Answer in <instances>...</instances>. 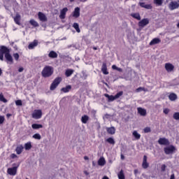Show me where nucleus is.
I'll use <instances>...</instances> for the list:
<instances>
[{"instance_id":"f257e3e1","label":"nucleus","mask_w":179,"mask_h":179,"mask_svg":"<svg viewBox=\"0 0 179 179\" xmlns=\"http://www.w3.org/2000/svg\"><path fill=\"white\" fill-rule=\"evenodd\" d=\"M10 51L8 48L5 46H1L0 49V61H3V55H5V58L9 64H13V58L12 57V55L9 54Z\"/></svg>"},{"instance_id":"f03ea898","label":"nucleus","mask_w":179,"mask_h":179,"mask_svg":"<svg viewBox=\"0 0 179 179\" xmlns=\"http://www.w3.org/2000/svg\"><path fill=\"white\" fill-rule=\"evenodd\" d=\"M41 73L43 78H50L54 73V69L50 66H46L43 68Z\"/></svg>"},{"instance_id":"7ed1b4c3","label":"nucleus","mask_w":179,"mask_h":179,"mask_svg":"<svg viewBox=\"0 0 179 179\" xmlns=\"http://www.w3.org/2000/svg\"><path fill=\"white\" fill-rule=\"evenodd\" d=\"M62 80V78H61L60 77L55 78L54 80V81L52 82V83L51 84L50 90H55V89H57V87H58V85H59V83H61Z\"/></svg>"},{"instance_id":"20e7f679","label":"nucleus","mask_w":179,"mask_h":179,"mask_svg":"<svg viewBox=\"0 0 179 179\" xmlns=\"http://www.w3.org/2000/svg\"><path fill=\"white\" fill-rule=\"evenodd\" d=\"M176 150V149L174 145H169L164 148V151L166 155H173Z\"/></svg>"},{"instance_id":"39448f33","label":"nucleus","mask_w":179,"mask_h":179,"mask_svg":"<svg viewBox=\"0 0 179 179\" xmlns=\"http://www.w3.org/2000/svg\"><path fill=\"white\" fill-rule=\"evenodd\" d=\"M179 8V1H171L169 4V8L170 10H174L175 9H178Z\"/></svg>"},{"instance_id":"423d86ee","label":"nucleus","mask_w":179,"mask_h":179,"mask_svg":"<svg viewBox=\"0 0 179 179\" xmlns=\"http://www.w3.org/2000/svg\"><path fill=\"white\" fill-rule=\"evenodd\" d=\"M43 117V112L41 110H34L32 113V118L35 120H40Z\"/></svg>"},{"instance_id":"0eeeda50","label":"nucleus","mask_w":179,"mask_h":179,"mask_svg":"<svg viewBox=\"0 0 179 179\" xmlns=\"http://www.w3.org/2000/svg\"><path fill=\"white\" fill-rule=\"evenodd\" d=\"M8 174L9 176H16L17 173V166H14L13 168H8L7 170Z\"/></svg>"},{"instance_id":"6e6552de","label":"nucleus","mask_w":179,"mask_h":179,"mask_svg":"<svg viewBox=\"0 0 179 179\" xmlns=\"http://www.w3.org/2000/svg\"><path fill=\"white\" fill-rule=\"evenodd\" d=\"M158 143L159 145H164L165 146H167V145H170V141H169V139H167L166 138H160L158 140Z\"/></svg>"},{"instance_id":"1a4fd4ad","label":"nucleus","mask_w":179,"mask_h":179,"mask_svg":"<svg viewBox=\"0 0 179 179\" xmlns=\"http://www.w3.org/2000/svg\"><path fill=\"white\" fill-rule=\"evenodd\" d=\"M165 69L167 72H173L174 71V65L171 63L165 64Z\"/></svg>"},{"instance_id":"9d476101","label":"nucleus","mask_w":179,"mask_h":179,"mask_svg":"<svg viewBox=\"0 0 179 179\" xmlns=\"http://www.w3.org/2000/svg\"><path fill=\"white\" fill-rule=\"evenodd\" d=\"M149 23V19L144 18L138 22L139 27H145V26H148Z\"/></svg>"},{"instance_id":"9b49d317","label":"nucleus","mask_w":179,"mask_h":179,"mask_svg":"<svg viewBox=\"0 0 179 179\" xmlns=\"http://www.w3.org/2000/svg\"><path fill=\"white\" fill-rule=\"evenodd\" d=\"M38 17L41 22H47L48 20L47 16L41 12L38 13Z\"/></svg>"},{"instance_id":"f8f14e48","label":"nucleus","mask_w":179,"mask_h":179,"mask_svg":"<svg viewBox=\"0 0 179 179\" xmlns=\"http://www.w3.org/2000/svg\"><path fill=\"white\" fill-rule=\"evenodd\" d=\"M38 45V41L34 40L33 42L30 43L29 45H28L29 50H33L36 48Z\"/></svg>"},{"instance_id":"ddd939ff","label":"nucleus","mask_w":179,"mask_h":179,"mask_svg":"<svg viewBox=\"0 0 179 179\" xmlns=\"http://www.w3.org/2000/svg\"><path fill=\"white\" fill-rule=\"evenodd\" d=\"M67 12H68V8H64L60 11V15H59L60 19H65V16H66Z\"/></svg>"},{"instance_id":"4468645a","label":"nucleus","mask_w":179,"mask_h":179,"mask_svg":"<svg viewBox=\"0 0 179 179\" xmlns=\"http://www.w3.org/2000/svg\"><path fill=\"white\" fill-rule=\"evenodd\" d=\"M80 16V8L79 7H76L73 13V17H79Z\"/></svg>"},{"instance_id":"2eb2a0df","label":"nucleus","mask_w":179,"mask_h":179,"mask_svg":"<svg viewBox=\"0 0 179 179\" xmlns=\"http://www.w3.org/2000/svg\"><path fill=\"white\" fill-rule=\"evenodd\" d=\"M143 169H148L149 167V164L148 163V157L146 155L143 156Z\"/></svg>"},{"instance_id":"dca6fc26","label":"nucleus","mask_w":179,"mask_h":179,"mask_svg":"<svg viewBox=\"0 0 179 179\" xmlns=\"http://www.w3.org/2000/svg\"><path fill=\"white\" fill-rule=\"evenodd\" d=\"M139 5L140 6H141V8H145V9H152V5L150 4H146L145 2H142L140 1L139 2Z\"/></svg>"},{"instance_id":"f3484780","label":"nucleus","mask_w":179,"mask_h":179,"mask_svg":"<svg viewBox=\"0 0 179 179\" xmlns=\"http://www.w3.org/2000/svg\"><path fill=\"white\" fill-rule=\"evenodd\" d=\"M23 149H24V147H23L22 145H17L15 149V152H16L17 155H21L22 152H23Z\"/></svg>"},{"instance_id":"a211bd4d","label":"nucleus","mask_w":179,"mask_h":179,"mask_svg":"<svg viewBox=\"0 0 179 179\" xmlns=\"http://www.w3.org/2000/svg\"><path fill=\"white\" fill-rule=\"evenodd\" d=\"M20 19H21L20 14L17 13L15 17H14V22H15V23H16V24H18V26H20V24H21Z\"/></svg>"},{"instance_id":"6ab92c4d","label":"nucleus","mask_w":179,"mask_h":179,"mask_svg":"<svg viewBox=\"0 0 179 179\" xmlns=\"http://www.w3.org/2000/svg\"><path fill=\"white\" fill-rule=\"evenodd\" d=\"M137 111L140 115H142L143 117H145L146 115V109L143 108H138Z\"/></svg>"},{"instance_id":"aec40b11","label":"nucleus","mask_w":179,"mask_h":179,"mask_svg":"<svg viewBox=\"0 0 179 179\" xmlns=\"http://www.w3.org/2000/svg\"><path fill=\"white\" fill-rule=\"evenodd\" d=\"M101 71L103 72V75H108V71H107V64L106 63H103Z\"/></svg>"},{"instance_id":"412c9836","label":"nucleus","mask_w":179,"mask_h":179,"mask_svg":"<svg viewBox=\"0 0 179 179\" xmlns=\"http://www.w3.org/2000/svg\"><path fill=\"white\" fill-rule=\"evenodd\" d=\"M106 131L110 135H114V134H115V128L114 127H107Z\"/></svg>"},{"instance_id":"4be33fe9","label":"nucleus","mask_w":179,"mask_h":179,"mask_svg":"<svg viewBox=\"0 0 179 179\" xmlns=\"http://www.w3.org/2000/svg\"><path fill=\"white\" fill-rule=\"evenodd\" d=\"M49 58H58V54L55 52V51L52 50L48 54Z\"/></svg>"},{"instance_id":"5701e85b","label":"nucleus","mask_w":179,"mask_h":179,"mask_svg":"<svg viewBox=\"0 0 179 179\" xmlns=\"http://www.w3.org/2000/svg\"><path fill=\"white\" fill-rule=\"evenodd\" d=\"M132 135L137 141H139V139H141V134L138 133L136 130L133 131Z\"/></svg>"},{"instance_id":"b1692460","label":"nucleus","mask_w":179,"mask_h":179,"mask_svg":"<svg viewBox=\"0 0 179 179\" xmlns=\"http://www.w3.org/2000/svg\"><path fill=\"white\" fill-rule=\"evenodd\" d=\"M159 43H160V39L155 38L150 41V45H155L156 44H159Z\"/></svg>"},{"instance_id":"393cba45","label":"nucleus","mask_w":179,"mask_h":179,"mask_svg":"<svg viewBox=\"0 0 179 179\" xmlns=\"http://www.w3.org/2000/svg\"><path fill=\"white\" fill-rule=\"evenodd\" d=\"M169 100H171V101H176V100H177V94H176L175 93H171L169 96Z\"/></svg>"},{"instance_id":"a878e982","label":"nucleus","mask_w":179,"mask_h":179,"mask_svg":"<svg viewBox=\"0 0 179 179\" xmlns=\"http://www.w3.org/2000/svg\"><path fill=\"white\" fill-rule=\"evenodd\" d=\"M87 121H89V116L86 115L82 116L81 122H83V124H87Z\"/></svg>"},{"instance_id":"bb28decb","label":"nucleus","mask_w":179,"mask_h":179,"mask_svg":"<svg viewBox=\"0 0 179 179\" xmlns=\"http://www.w3.org/2000/svg\"><path fill=\"white\" fill-rule=\"evenodd\" d=\"M29 23L30 24H31V26H34V27H38L39 26L38 22H37L36 20L33 19L29 20Z\"/></svg>"},{"instance_id":"cd10ccee","label":"nucleus","mask_w":179,"mask_h":179,"mask_svg":"<svg viewBox=\"0 0 179 179\" xmlns=\"http://www.w3.org/2000/svg\"><path fill=\"white\" fill-rule=\"evenodd\" d=\"M73 72H75V71H73V69H67L65 72V75L66 76H67V78H69V76H71Z\"/></svg>"},{"instance_id":"c85d7f7f","label":"nucleus","mask_w":179,"mask_h":179,"mask_svg":"<svg viewBox=\"0 0 179 179\" xmlns=\"http://www.w3.org/2000/svg\"><path fill=\"white\" fill-rule=\"evenodd\" d=\"M99 166H104L106 164V159L104 157H101L98 161Z\"/></svg>"},{"instance_id":"c756f323","label":"nucleus","mask_w":179,"mask_h":179,"mask_svg":"<svg viewBox=\"0 0 179 179\" xmlns=\"http://www.w3.org/2000/svg\"><path fill=\"white\" fill-rule=\"evenodd\" d=\"M131 16L137 20H141V15L138 13H131Z\"/></svg>"},{"instance_id":"7c9ffc66","label":"nucleus","mask_w":179,"mask_h":179,"mask_svg":"<svg viewBox=\"0 0 179 179\" xmlns=\"http://www.w3.org/2000/svg\"><path fill=\"white\" fill-rule=\"evenodd\" d=\"M105 97H107V99H108V101H114V100H116L115 96L108 95V94H105Z\"/></svg>"},{"instance_id":"2f4dec72","label":"nucleus","mask_w":179,"mask_h":179,"mask_svg":"<svg viewBox=\"0 0 179 179\" xmlns=\"http://www.w3.org/2000/svg\"><path fill=\"white\" fill-rule=\"evenodd\" d=\"M71 89H72L71 85H67L66 87L62 88V92H63L64 93H68V92H69Z\"/></svg>"},{"instance_id":"473e14b6","label":"nucleus","mask_w":179,"mask_h":179,"mask_svg":"<svg viewBox=\"0 0 179 179\" xmlns=\"http://www.w3.org/2000/svg\"><path fill=\"white\" fill-rule=\"evenodd\" d=\"M31 128L33 129H40V128H43V124H33Z\"/></svg>"},{"instance_id":"72a5a7b5","label":"nucleus","mask_w":179,"mask_h":179,"mask_svg":"<svg viewBox=\"0 0 179 179\" xmlns=\"http://www.w3.org/2000/svg\"><path fill=\"white\" fill-rule=\"evenodd\" d=\"M73 27L75 29V30L77 31V33H80V29L79 28V24L75 22L73 24Z\"/></svg>"},{"instance_id":"f704fd0d","label":"nucleus","mask_w":179,"mask_h":179,"mask_svg":"<svg viewBox=\"0 0 179 179\" xmlns=\"http://www.w3.org/2000/svg\"><path fill=\"white\" fill-rule=\"evenodd\" d=\"M117 177L119 179H125V175L124 174V171L121 170L120 173L117 174Z\"/></svg>"},{"instance_id":"c9c22d12","label":"nucleus","mask_w":179,"mask_h":179,"mask_svg":"<svg viewBox=\"0 0 179 179\" xmlns=\"http://www.w3.org/2000/svg\"><path fill=\"white\" fill-rule=\"evenodd\" d=\"M24 149H25V150H30V149H31V143L28 142V143H25Z\"/></svg>"},{"instance_id":"e433bc0d","label":"nucleus","mask_w":179,"mask_h":179,"mask_svg":"<svg viewBox=\"0 0 179 179\" xmlns=\"http://www.w3.org/2000/svg\"><path fill=\"white\" fill-rule=\"evenodd\" d=\"M106 142H108L110 145H115V141H114V138H113L111 137L107 138Z\"/></svg>"},{"instance_id":"4c0bfd02","label":"nucleus","mask_w":179,"mask_h":179,"mask_svg":"<svg viewBox=\"0 0 179 179\" xmlns=\"http://www.w3.org/2000/svg\"><path fill=\"white\" fill-rule=\"evenodd\" d=\"M154 3L158 6H162L163 5V0H154Z\"/></svg>"},{"instance_id":"58836bf2","label":"nucleus","mask_w":179,"mask_h":179,"mask_svg":"<svg viewBox=\"0 0 179 179\" xmlns=\"http://www.w3.org/2000/svg\"><path fill=\"white\" fill-rule=\"evenodd\" d=\"M32 138H34V139H37L38 141H40V139H41V135H40V134H35L33 135Z\"/></svg>"},{"instance_id":"ea45409f","label":"nucleus","mask_w":179,"mask_h":179,"mask_svg":"<svg viewBox=\"0 0 179 179\" xmlns=\"http://www.w3.org/2000/svg\"><path fill=\"white\" fill-rule=\"evenodd\" d=\"M0 101H3V103H8V100L5 99V96H3V94H0Z\"/></svg>"},{"instance_id":"a19ab883","label":"nucleus","mask_w":179,"mask_h":179,"mask_svg":"<svg viewBox=\"0 0 179 179\" xmlns=\"http://www.w3.org/2000/svg\"><path fill=\"white\" fill-rule=\"evenodd\" d=\"M112 69H114L115 71H117L118 72H122V69L116 66L115 65L112 66Z\"/></svg>"},{"instance_id":"79ce46f5","label":"nucleus","mask_w":179,"mask_h":179,"mask_svg":"<svg viewBox=\"0 0 179 179\" xmlns=\"http://www.w3.org/2000/svg\"><path fill=\"white\" fill-rule=\"evenodd\" d=\"M173 118L176 120V121L179 120V113L176 112L173 115Z\"/></svg>"},{"instance_id":"37998d69","label":"nucleus","mask_w":179,"mask_h":179,"mask_svg":"<svg viewBox=\"0 0 179 179\" xmlns=\"http://www.w3.org/2000/svg\"><path fill=\"white\" fill-rule=\"evenodd\" d=\"M122 94H124V92H123L122 91L118 92L117 94H116L115 95V99L116 100H117V99H120V97L121 96H122Z\"/></svg>"},{"instance_id":"c03bdc74","label":"nucleus","mask_w":179,"mask_h":179,"mask_svg":"<svg viewBox=\"0 0 179 179\" xmlns=\"http://www.w3.org/2000/svg\"><path fill=\"white\" fill-rule=\"evenodd\" d=\"M143 131H144L145 134H148V132H150L152 130H151L150 127H147L144 128Z\"/></svg>"},{"instance_id":"a18cd8bd","label":"nucleus","mask_w":179,"mask_h":179,"mask_svg":"<svg viewBox=\"0 0 179 179\" xmlns=\"http://www.w3.org/2000/svg\"><path fill=\"white\" fill-rule=\"evenodd\" d=\"M13 57H14V59H15V61H18V59H19V54H17V53H14L13 55Z\"/></svg>"},{"instance_id":"49530a36","label":"nucleus","mask_w":179,"mask_h":179,"mask_svg":"<svg viewBox=\"0 0 179 179\" xmlns=\"http://www.w3.org/2000/svg\"><path fill=\"white\" fill-rule=\"evenodd\" d=\"M5 122V116H0V125Z\"/></svg>"},{"instance_id":"de8ad7c7","label":"nucleus","mask_w":179,"mask_h":179,"mask_svg":"<svg viewBox=\"0 0 179 179\" xmlns=\"http://www.w3.org/2000/svg\"><path fill=\"white\" fill-rule=\"evenodd\" d=\"M143 90H145V88H143V87H138V88H137V89L136 90V92L137 93H139L140 92H143Z\"/></svg>"},{"instance_id":"09e8293b","label":"nucleus","mask_w":179,"mask_h":179,"mask_svg":"<svg viewBox=\"0 0 179 179\" xmlns=\"http://www.w3.org/2000/svg\"><path fill=\"white\" fill-rule=\"evenodd\" d=\"M15 104H16V106H22V100H17L15 101Z\"/></svg>"},{"instance_id":"8fccbe9b","label":"nucleus","mask_w":179,"mask_h":179,"mask_svg":"<svg viewBox=\"0 0 179 179\" xmlns=\"http://www.w3.org/2000/svg\"><path fill=\"white\" fill-rule=\"evenodd\" d=\"M164 114H169L170 113V109L169 108H164L163 110Z\"/></svg>"},{"instance_id":"3c124183","label":"nucleus","mask_w":179,"mask_h":179,"mask_svg":"<svg viewBox=\"0 0 179 179\" xmlns=\"http://www.w3.org/2000/svg\"><path fill=\"white\" fill-rule=\"evenodd\" d=\"M23 71H24V69L23 67H20L19 69H18V72H23Z\"/></svg>"},{"instance_id":"603ef678","label":"nucleus","mask_w":179,"mask_h":179,"mask_svg":"<svg viewBox=\"0 0 179 179\" xmlns=\"http://www.w3.org/2000/svg\"><path fill=\"white\" fill-rule=\"evenodd\" d=\"M11 157L12 159H15V157H17V156L15 154H12Z\"/></svg>"},{"instance_id":"864d4df0","label":"nucleus","mask_w":179,"mask_h":179,"mask_svg":"<svg viewBox=\"0 0 179 179\" xmlns=\"http://www.w3.org/2000/svg\"><path fill=\"white\" fill-rule=\"evenodd\" d=\"M162 171H164V170H166V165L162 166Z\"/></svg>"},{"instance_id":"5fc2aeb1","label":"nucleus","mask_w":179,"mask_h":179,"mask_svg":"<svg viewBox=\"0 0 179 179\" xmlns=\"http://www.w3.org/2000/svg\"><path fill=\"white\" fill-rule=\"evenodd\" d=\"M175 178H176V177H175V176H174V173H173V174L171 176L170 179H175Z\"/></svg>"},{"instance_id":"6e6d98bb","label":"nucleus","mask_w":179,"mask_h":179,"mask_svg":"<svg viewBox=\"0 0 179 179\" xmlns=\"http://www.w3.org/2000/svg\"><path fill=\"white\" fill-rule=\"evenodd\" d=\"M85 176H89V172L87 171H84Z\"/></svg>"},{"instance_id":"4d7b16f0","label":"nucleus","mask_w":179,"mask_h":179,"mask_svg":"<svg viewBox=\"0 0 179 179\" xmlns=\"http://www.w3.org/2000/svg\"><path fill=\"white\" fill-rule=\"evenodd\" d=\"M84 159H85V160H89V157L85 156V157H84Z\"/></svg>"},{"instance_id":"13d9d810","label":"nucleus","mask_w":179,"mask_h":179,"mask_svg":"<svg viewBox=\"0 0 179 179\" xmlns=\"http://www.w3.org/2000/svg\"><path fill=\"white\" fill-rule=\"evenodd\" d=\"M88 0H80V2H87Z\"/></svg>"},{"instance_id":"bf43d9fd","label":"nucleus","mask_w":179,"mask_h":179,"mask_svg":"<svg viewBox=\"0 0 179 179\" xmlns=\"http://www.w3.org/2000/svg\"><path fill=\"white\" fill-rule=\"evenodd\" d=\"M102 179H110V178H108V177L107 176H103Z\"/></svg>"},{"instance_id":"052dcab7","label":"nucleus","mask_w":179,"mask_h":179,"mask_svg":"<svg viewBox=\"0 0 179 179\" xmlns=\"http://www.w3.org/2000/svg\"><path fill=\"white\" fill-rule=\"evenodd\" d=\"M121 159H122V160H124V155H121Z\"/></svg>"},{"instance_id":"680f3d73","label":"nucleus","mask_w":179,"mask_h":179,"mask_svg":"<svg viewBox=\"0 0 179 179\" xmlns=\"http://www.w3.org/2000/svg\"><path fill=\"white\" fill-rule=\"evenodd\" d=\"M2 75V69H0V76Z\"/></svg>"},{"instance_id":"e2e57ef3","label":"nucleus","mask_w":179,"mask_h":179,"mask_svg":"<svg viewBox=\"0 0 179 179\" xmlns=\"http://www.w3.org/2000/svg\"><path fill=\"white\" fill-rule=\"evenodd\" d=\"M93 50H97V48L94 47V48H93Z\"/></svg>"},{"instance_id":"0e129e2a","label":"nucleus","mask_w":179,"mask_h":179,"mask_svg":"<svg viewBox=\"0 0 179 179\" xmlns=\"http://www.w3.org/2000/svg\"><path fill=\"white\" fill-rule=\"evenodd\" d=\"M7 117H10V114H7Z\"/></svg>"},{"instance_id":"69168bd1","label":"nucleus","mask_w":179,"mask_h":179,"mask_svg":"<svg viewBox=\"0 0 179 179\" xmlns=\"http://www.w3.org/2000/svg\"><path fill=\"white\" fill-rule=\"evenodd\" d=\"M73 1H75V0H70V2H73Z\"/></svg>"},{"instance_id":"338daca9","label":"nucleus","mask_w":179,"mask_h":179,"mask_svg":"<svg viewBox=\"0 0 179 179\" xmlns=\"http://www.w3.org/2000/svg\"><path fill=\"white\" fill-rule=\"evenodd\" d=\"M177 27H179V22H178V24H177Z\"/></svg>"}]
</instances>
